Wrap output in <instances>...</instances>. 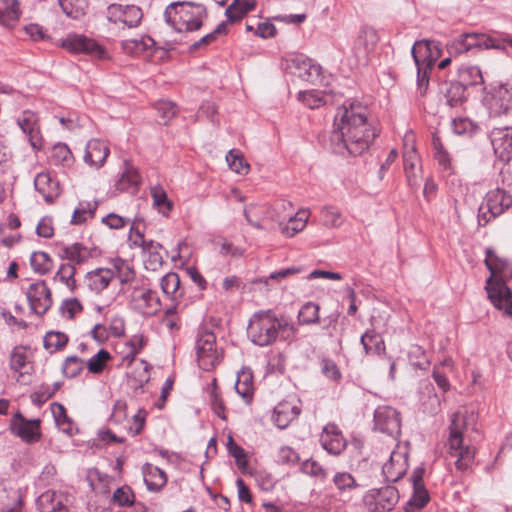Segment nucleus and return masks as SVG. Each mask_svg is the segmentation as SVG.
I'll list each match as a JSON object with an SVG mask.
<instances>
[{
	"mask_svg": "<svg viewBox=\"0 0 512 512\" xmlns=\"http://www.w3.org/2000/svg\"><path fill=\"white\" fill-rule=\"evenodd\" d=\"M377 135L376 128L368 121L365 106L351 102L338 108L330 138L336 153L361 155L369 149Z\"/></svg>",
	"mask_w": 512,
	"mask_h": 512,
	"instance_id": "nucleus-1",
	"label": "nucleus"
},
{
	"mask_svg": "<svg viewBox=\"0 0 512 512\" xmlns=\"http://www.w3.org/2000/svg\"><path fill=\"white\" fill-rule=\"evenodd\" d=\"M485 263L491 272L486 282L488 297L497 309L512 318V291L505 283L512 277V267L491 250H487Z\"/></svg>",
	"mask_w": 512,
	"mask_h": 512,
	"instance_id": "nucleus-2",
	"label": "nucleus"
},
{
	"mask_svg": "<svg viewBox=\"0 0 512 512\" xmlns=\"http://www.w3.org/2000/svg\"><path fill=\"white\" fill-rule=\"evenodd\" d=\"M467 426L468 421L465 413L457 411L451 415L448 426L449 436L446 443L447 453L455 459V467L461 472L466 471L472 465L476 453L475 448L464 440Z\"/></svg>",
	"mask_w": 512,
	"mask_h": 512,
	"instance_id": "nucleus-3",
	"label": "nucleus"
},
{
	"mask_svg": "<svg viewBox=\"0 0 512 512\" xmlns=\"http://www.w3.org/2000/svg\"><path fill=\"white\" fill-rule=\"evenodd\" d=\"M287 329L293 330L286 319L278 317L271 310H260L255 312L247 327V334L251 341L258 346H268L273 344L281 331Z\"/></svg>",
	"mask_w": 512,
	"mask_h": 512,
	"instance_id": "nucleus-4",
	"label": "nucleus"
},
{
	"mask_svg": "<svg viewBox=\"0 0 512 512\" xmlns=\"http://www.w3.org/2000/svg\"><path fill=\"white\" fill-rule=\"evenodd\" d=\"M165 16L176 31L192 32L201 28L207 13L203 5L182 2L169 5Z\"/></svg>",
	"mask_w": 512,
	"mask_h": 512,
	"instance_id": "nucleus-5",
	"label": "nucleus"
},
{
	"mask_svg": "<svg viewBox=\"0 0 512 512\" xmlns=\"http://www.w3.org/2000/svg\"><path fill=\"white\" fill-rule=\"evenodd\" d=\"M411 53L417 67V89L419 94L424 96L429 85V74L439 56V51L433 42L420 40L415 42Z\"/></svg>",
	"mask_w": 512,
	"mask_h": 512,
	"instance_id": "nucleus-6",
	"label": "nucleus"
},
{
	"mask_svg": "<svg viewBox=\"0 0 512 512\" xmlns=\"http://www.w3.org/2000/svg\"><path fill=\"white\" fill-rule=\"evenodd\" d=\"M197 362L201 369L210 371L222 360V351L217 348L216 336L211 331L198 334L195 344Z\"/></svg>",
	"mask_w": 512,
	"mask_h": 512,
	"instance_id": "nucleus-7",
	"label": "nucleus"
},
{
	"mask_svg": "<svg viewBox=\"0 0 512 512\" xmlns=\"http://www.w3.org/2000/svg\"><path fill=\"white\" fill-rule=\"evenodd\" d=\"M59 45L72 54H85L97 60L108 58L105 47L84 34L69 33Z\"/></svg>",
	"mask_w": 512,
	"mask_h": 512,
	"instance_id": "nucleus-8",
	"label": "nucleus"
},
{
	"mask_svg": "<svg viewBox=\"0 0 512 512\" xmlns=\"http://www.w3.org/2000/svg\"><path fill=\"white\" fill-rule=\"evenodd\" d=\"M398 501V490L390 485L370 489L362 497V504L368 512H389Z\"/></svg>",
	"mask_w": 512,
	"mask_h": 512,
	"instance_id": "nucleus-9",
	"label": "nucleus"
},
{
	"mask_svg": "<svg viewBox=\"0 0 512 512\" xmlns=\"http://www.w3.org/2000/svg\"><path fill=\"white\" fill-rule=\"evenodd\" d=\"M485 101L491 117H505L512 122V85L494 86Z\"/></svg>",
	"mask_w": 512,
	"mask_h": 512,
	"instance_id": "nucleus-10",
	"label": "nucleus"
},
{
	"mask_svg": "<svg viewBox=\"0 0 512 512\" xmlns=\"http://www.w3.org/2000/svg\"><path fill=\"white\" fill-rule=\"evenodd\" d=\"M129 305L135 312L151 317L162 308V303L157 291L145 286L133 287L129 295Z\"/></svg>",
	"mask_w": 512,
	"mask_h": 512,
	"instance_id": "nucleus-11",
	"label": "nucleus"
},
{
	"mask_svg": "<svg viewBox=\"0 0 512 512\" xmlns=\"http://www.w3.org/2000/svg\"><path fill=\"white\" fill-rule=\"evenodd\" d=\"M512 206V196L505 190L496 188L487 192L479 208V221L484 223L503 214Z\"/></svg>",
	"mask_w": 512,
	"mask_h": 512,
	"instance_id": "nucleus-12",
	"label": "nucleus"
},
{
	"mask_svg": "<svg viewBox=\"0 0 512 512\" xmlns=\"http://www.w3.org/2000/svg\"><path fill=\"white\" fill-rule=\"evenodd\" d=\"M106 19L119 28H135L140 25L143 12L136 5H122L113 3L106 9Z\"/></svg>",
	"mask_w": 512,
	"mask_h": 512,
	"instance_id": "nucleus-13",
	"label": "nucleus"
},
{
	"mask_svg": "<svg viewBox=\"0 0 512 512\" xmlns=\"http://www.w3.org/2000/svg\"><path fill=\"white\" fill-rule=\"evenodd\" d=\"M285 69L294 76L317 84L322 80V68L304 55H292L285 59Z\"/></svg>",
	"mask_w": 512,
	"mask_h": 512,
	"instance_id": "nucleus-14",
	"label": "nucleus"
},
{
	"mask_svg": "<svg viewBox=\"0 0 512 512\" xmlns=\"http://www.w3.org/2000/svg\"><path fill=\"white\" fill-rule=\"evenodd\" d=\"M17 124L26 135L33 151H41L45 141L41 132L38 114L31 110H25L17 117Z\"/></svg>",
	"mask_w": 512,
	"mask_h": 512,
	"instance_id": "nucleus-15",
	"label": "nucleus"
},
{
	"mask_svg": "<svg viewBox=\"0 0 512 512\" xmlns=\"http://www.w3.org/2000/svg\"><path fill=\"white\" fill-rule=\"evenodd\" d=\"M374 429L397 439L401 434L399 412L391 406H379L374 412Z\"/></svg>",
	"mask_w": 512,
	"mask_h": 512,
	"instance_id": "nucleus-16",
	"label": "nucleus"
},
{
	"mask_svg": "<svg viewBox=\"0 0 512 512\" xmlns=\"http://www.w3.org/2000/svg\"><path fill=\"white\" fill-rule=\"evenodd\" d=\"M32 355L29 349L19 345L13 348L10 353V369L17 374L16 381L21 384H28L33 372Z\"/></svg>",
	"mask_w": 512,
	"mask_h": 512,
	"instance_id": "nucleus-17",
	"label": "nucleus"
},
{
	"mask_svg": "<svg viewBox=\"0 0 512 512\" xmlns=\"http://www.w3.org/2000/svg\"><path fill=\"white\" fill-rule=\"evenodd\" d=\"M26 296L30 309L39 316L46 314L53 303L51 290L44 280L30 284Z\"/></svg>",
	"mask_w": 512,
	"mask_h": 512,
	"instance_id": "nucleus-18",
	"label": "nucleus"
},
{
	"mask_svg": "<svg viewBox=\"0 0 512 512\" xmlns=\"http://www.w3.org/2000/svg\"><path fill=\"white\" fill-rule=\"evenodd\" d=\"M40 423L39 419L27 420L17 412L10 420V431L26 443H36L41 438Z\"/></svg>",
	"mask_w": 512,
	"mask_h": 512,
	"instance_id": "nucleus-19",
	"label": "nucleus"
},
{
	"mask_svg": "<svg viewBox=\"0 0 512 512\" xmlns=\"http://www.w3.org/2000/svg\"><path fill=\"white\" fill-rule=\"evenodd\" d=\"M490 140L495 155L508 162L512 158V122L505 127L494 128L490 133Z\"/></svg>",
	"mask_w": 512,
	"mask_h": 512,
	"instance_id": "nucleus-20",
	"label": "nucleus"
},
{
	"mask_svg": "<svg viewBox=\"0 0 512 512\" xmlns=\"http://www.w3.org/2000/svg\"><path fill=\"white\" fill-rule=\"evenodd\" d=\"M408 455L406 451L394 450L389 460L383 465L382 472L388 482H397L407 472Z\"/></svg>",
	"mask_w": 512,
	"mask_h": 512,
	"instance_id": "nucleus-21",
	"label": "nucleus"
},
{
	"mask_svg": "<svg viewBox=\"0 0 512 512\" xmlns=\"http://www.w3.org/2000/svg\"><path fill=\"white\" fill-rule=\"evenodd\" d=\"M58 256L67 264H74V267L87 263L93 257V250L80 242L61 247Z\"/></svg>",
	"mask_w": 512,
	"mask_h": 512,
	"instance_id": "nucleus-22",
	"label": "nucleus"
},
{
	"mask_svg": "<svg viewBox=\"0 0 512 512\" xmlns=\"http://www.w3.org/2000/svg\"><path fill=\"white\" fill-rule=\"evenodd\" d=\"M320 442L322 447L333 455H339L346 447V440L337 425L327 424L321 433Z\"/></svg>",
	"mask_w": 512,
	"mask_h": 512,
	"instance_id": "nucleus-23",
	"label": "nucleus"
},
{
	"mask_svg": "<svg viewBox=\"0 0 512 512\" xmlns=\"http://www.w3.org/2000/svg\"><path fill=\"white\" fill-rule=\"evenodd\" d=\"M267 204H250L244 209V216L247 222L259 230L273 231L274 225L269 219Z\"/></svg>",
	"mask_w": 512,
	"mask_h": 512,
	"instance_id": "nucleus-24",
	"label": "nucleus"
},
{
	"mask_svg": "<svg viewBox=\"0 0 512 512\" xmlns=\"http://www.w3.org/2000/svg\"><path fill=\"white\" fill-rule=\"evenodd\" d=\"M301 413L299 402L296 400H283L274 408L273 421L277 427L284 429Z\"/></svg>",
	"mask_w": 512,
	"mask_h": 512,
	"instance_id": "nucleus-25",
	"label": "nucleus"
},
{
	"mask_svg": "<svg viewBox=\"0 0 512 512\" xmlns=\"http://www.w3.org/2000/svg\"><path fill=\"white\" fill-rule=\"evenodd\" d=\"M110 153L108 144L100 139H91L85 149L84 161L91 167L100 168Z\"/></svg>",
	"mask_w": 512,
	"mask_h": 512,
	"instance_id": "nucleus-26",
	"label": "nucleus"
},
{
	"mask_svg": "<svg viewBox=\"0 0 512 512\" xmlns=\"http://www.w3.org/2000/svg\"><path fill=\"white\" fill-rule=\"evenodd\" d=\"M34 185L47 203H53L61 194L59 182L49 172L37 174Z\"/></svg>",
	"mask_w": 512,
	"mask_h": 512,
	"instance_id": "nucleus-27",
	"label": "nucleus"
},
{
	"mask_svg": "<svg viewBox=\"0 0 512 512\" xmlns=\"http://www.w3.org/2000/svg\"><path fill=\"white\" fill-rule=\"evenodd\" d=\"M403 166L408 185L411 188H418L422 177V168L417 151L403 153Z\"/></svg>",
	"mask_w": 512,
	"mask_h": 512,
	"instance_id": "nucleus-28",
	"label": "nucleus"
},
{
	"mask_svg": "<svg viewBox=\"0 0 512 512\" xmlns=\"http://www.w3.org/2000/svg\"><path fill=\"white\" fill-rule=\"evenodd\" d=\"M141 184V176L138 170L129 162H124V170L115 183V189L119 192H136Z\"/></svg>",
	"mask_w": 512,
	"mask_h": 512,
	"instance_id": "nucleus-29",
	"label": "nucleus"
},
{
	"mask_svg": "<svg viewBox=\"0 0 512 512\" xmlns=\"http://www.w3.org/2000/svg\"><path fill=\"white\" fill-rule=\"evenodd\" d=\"M332 481L343 502H350L353 499L352 492L360 487L356 478L349 472H337Z\"/></svg>",
	"mask_w": 512,
	"mask_h": 512,
	"instance_id": "nucleus-30",
	"label": "nucleus"
},
{
	"mask_svg": "<svg viewBox=\"0 0 512 512\" xmlns=\"http://www.w3.org/2000/svg\"><path fill=\"white\" fill-rule=\"evenodd\" d=\"M155 41L147 35L135 39H126L121 42V49L123 53L139 57L151 53L154 49Z\"/></svg>",
	"mask_w": 512,
	"mask_h": 512,
	"instance_id": "nucleus-31",
	"label": "nucleus"
},
{
	"mask_svg": "<svg viewBox=\"0 0 512 512\" xmlns=\"http://www.w3.org/2000/svg\"><path fill=\"white\" fill-rule=\"evenodd\" d=\"M423 470L415 471L413 475V495L407 503L406 512L413 509L423 508L430 500L428 491L425 489L422 479Z\"/></svg>",
	"mask_w": 512,
	"mask_h": 512,
	"instance_id": "nucleus-32",
	"label": "nucleus"
},
{
	"mask_svg": "<svg viewBox=\"0 0 512 512\" xmlns=\"http://www.w3.org/2000/svg\"><path fill=\"white\" fill-rule=\"evenodd\" d=\"M115 277L116 272L111 268H97L87 273L86 281L92 291L100 293L109 286Z\"/></svg>",
	"mask_w": 512,
	"mask_h": 512,
	"instance_id": "nucleus-33",
	"label": "nucleus"
},
{
	"mask_svg": "<svg viewBox=\"0 0 512 512\" xmlns=\"http://www.w3.org/2000/svg\"><path fill=\"white\" fill-rule=\"evenodd\" d=\"M147 342V337L142 333L131 336V338L124 344V349L120 352L122 356L121 364L130 366L134 362L136 356L146 346Z\"/></svg>",
	"mask_w": 512,
	"mask_h": 512,
	"instance_id": "nucleus-34",
	"label": "nucleus"
},
{
	"mask_svg": "<svg viewBox=\"0 0 512 512\" xmlns=\"http://www.w3.org/2000/svg\"><path fill=\"white\" fill-rule=\"evenodd\" d=\"M163 247L160 243L149 240L148 246L143 250L144 267L148 271H158L164 264Z\"/></svg>",
	"mask_w": 512,
	"mask_h": 512,
	"instance_id": "nucleus-35",
	"label": "nucleus"
},
{
	"mask_svg": "<svg viewBox=\"0 0 512 512\" xmlns=\"http://www.w3.org/2000/svg\"><path fill=\"white\" fill-rule=\"evenodd\" d=\"M21 16L18 0H0V25L14 27Z\"/></svg>",
	"mask_w": 512,
	"mask_h": 512,
	"instance_id": "nucleus-36",
	"label": "nucleus"
},
{
	"mask_svg": "<svg viewBox=\"0 0 512 512\" xmlns=\"http://www.w3.org/2000/svg\"><path fill=\"white\" fill-rule=\"evenodd\" d=\"M235 389L246 404H250L252 402L255 388L253 383V374L249 369H242L238 372Z\"/></svg>",
	"mask_w": 512,
	"mask_h": 512,
	"instance_id": "nucleus-37",
	"label": "nucleus"
},
{
	"mask_svg": "<svg viewBox=\"0 0 512 512\" xmlns=\"http://www.w3.org/2000/svg\"><path fill=\"white\" fill-rule=\"evenodd\" d=\"M63 495L52 490L43 492L37 499L40 512H63Z\"/></svg>",
	"mask_w": 512,
	"mask_h": 512,
	"instance_id": "nucleus-38",
	"label": "nucleus"
},
{
	"mask_svg": "<svg viewBox=\"0 0 512 512\" xmlns=\"http://www.w3.org/2000/svg\"><path fill=\"white\" fill-rule=\"evenodd\" d=\"M144 481L150 491L158 492L167 483L166 473L152 464H146L143 470Z\"/></svg>",
	"mask_w": 512,
	"mask_h": 512,
	"instance_id": "nucleus-39",
	"label": "nucleus"
},
{
	"mask_svg": "<svg viewBox=\"0 0 512 512\" xmlns=\"http://www.w3.org/2000/svg\"><path fill=\"white\" fill-rule=\"evenodd\" d=\"M180 278L177 273L170 272L164 275L161 279L160 286L164 295L172 301L181 299L184 291L180 286Z\"/></svg>",
	"mask_w": 512,
	"mask_h": 512,
	"instance_id": "nucleus-40",
	"label": "nucleus"
},
{
	"mask_svg": "<svg viewBox=\"0 0 512 512\" xmlns=\"http://www.w3.org/2000/svg\"><path fill=\"white\" fill-rule=\"evenodd\" d=\"M77 269L74 264L62 263L54 275V281L65 286L71 293L75 292L78 288L76 280Z\"/></svg>",
	"mask_w": 512,
	"mask_h": 512,
	"instance_id": "nucleus-41",
	"label": "nucleus"
},
{
	"mask_svg": "<svg viewBox=\"0 0 512 512\" xmlns=\"http://www.w3.org/2000/svg\"><path fill=\"white\" fill-rule=\"evenodd\" d=\"M310 213L308 210H300L295 216L287 217L288 222L283 224L281 233L286 237H293L297 233L301 232L307 225Z\"/></svg>",
	"mask_w": 512,
	"mask_h": 512,
	"instance_id": "nucleus-42",
	"label": "nucleus"
},
{
	"mask_svg": "<svg viewBox=\"0 0 512 512\" xmlns=\"http://www.w3.org/2000/svg\"><path fill=\"white\" fill-rule=\"evenodd\" d=\"M361 344L367 355H381L385 353V343L382 336L375 330H368L361 336Z\"/></svg>",
	"mask_w": 512,
	"mask_h": 512,
	"instance_id": "nucleus-43",
	"label": "nucleus"
},
{
	"mask_svg": "<svg viewBox=\"0 0 512 512\" xmlns=\"http://www.w3.org/2000/svg\"><path fill=\"white\" fill-rule=\"evenodd\" d=\"M269 210V219L272 225H274V230L276 229V225L281 229L284 222L291 214V204L284 200L276 201L273 205H268Z\"/></svg>",
	"mask_w": 512,
	"mask_h": 512,
	"instance_id": "nucleus-44",
	"label": "nucleus"
},
{
	"mask_svg": "<svg viewBox=\"0 0 512 512\" xmlns=\"http://www.w3.org/2000/svg\"><path fill=\"white\" fill-rule=\"evenodd\" d=\"M464 87L482 85L484 78L478 66H462L458 70V80Z\"/></svg>",
	"mask_w": 512,
	"mask_h": 512,
	"instance_id": "nucleus-45",
	"label": "nucleus"
},
{
	"mask_svg": "<svg viewBox=\"0 0 512 512\" xmlns=\"http://www.w3.org/2000/svg\"><path fill=\"white\" fill-rule=\"evenodd\" d=\"M30 266L35 273L46 275L52 270L54 262L48 253L36 251L30 256Z\"/></svg>",
	"mask_w": 512,
	"mask_h": 512,
	"instance_id": "nucleus-46",
	"label": "nucleus"
},
{
	"mask_svg": "<svg viewBox=\"0 0 512 512\" xmlns=\"http://www.w3.org/2000/svg\"><path fill=\"white\" fill-rule=\"evenodd\" d=\"M254 7V2L248 0H234L226 9V16L230 22L234 23L241 20L248 12L252 11Z\"/></svg>",
	"mask_w": 512,
	"mask_h": 512,
	"instance_id": "nucleus-47",
	"label": "nucleus"
},
{
	"mask_svg": "<svg viewBox=\"0 0 512 512\" xmlns=\"http://www.w3.org/2000/svg\"><path fill=\"white\" fill-rule=\"evenodd\" d=\"M432 146L434 149V158L437 161L438 165L443 170H451L452 162L450 154L444 148L442 140L437 133L432 134Z\"/></svg>",
	"mask_w": 512,
	"mask_h": 512,
	"instance_id": "nucleus-48",
	"label": "nucleus"
},
{
	"mask_svg": "<svg viewBox=\"0 0 512 512\" xmlns=\"http://www.w3.org/2000/svg\"><path fill=\"white\" fill-rule=\"evenodd\" d=\"M68 336L60 331H49L44 337V348L49 353L63 350L68 344Z\"/></svg>",
	"mask_w": 512,
	"mask_h": 512,
	"instance_id": "nucleus-49",
	"label": "nucleus"
},
{
	"mask_svg": "<svg viewBox=\"0 0 512 512\" xmlns=\"http://www.w3.org/2000/svg\"><path fill=\"white\" fill-rule=\"evenodd\" d=\"M463 41H466L470 50L473 48H500V45L496 44L494 39L481 33H464Z\"/></svg>",
	"mask_w": 512,
	"mask_h": 512,
	"instance_id": "nucleus-50",
	"label": "nucleus"
},
{
	"mask_svg": "<svg viewBox=\"0 0 512 512\" xmlns=\"http://www.w3.org/2000/svg\"><path fill=\"white\" fill-rule=\"evenodd\" d=\"M97 206V202H80L78 207L74 210L71 219V224L81 225L85 223L88 219L93 218Z\"/></svg>",
	"mask_w": 512,
	"mask_h": 512,
	"instance_id": "nucleus-51",
	"label": "nucleus"
},
{
	"mask_svg": "<svg viewBox=\"0 0 512 512\" xmlns=\"http://www.w3.org/2000/svg\"><path fill=\"white\" fill-rule=\"evenodd\" d=\"M111 360V354L105 349H100L87 361V369L92 374H100L106 369Z\"/></svg>",
	"mask_w": 512,
	"mask_h": 512,
	"instance_id": "nucleus-52",
	"label": "nucleus"
},
{
	"mask_svg": "<svg viewBox=\"0 0 512 512\" xmlns=\"http://www.w3.org/2000/svg\"><path fill=\"white\" fill-rule=\"evenodd\" d=\"M446 102L450 107H456L466 99V87L458 81L451 82L445 90Z\"/></svg>",
	"mask_w": 512,
	"mask_h": 512,
	"instance_id": "nucleus-53",
	"label": "nucleus"
},
{
	"mask_svg": "<svg viewBox=\"0 0 512 512\" xmlns=\"http://www.w3.org/2000/svg\"><path fill=\"white\" fill-rule=\"evenodd\" d=\"M73 154L64 143H57L53 146L50 160L55 165L70 166L73 162Z\"/></svg>",
	"mask_w": 512,
	"mask_h": 512,
	"instance_id": "nucleus-54",
	"label": "nucleus"
},
{
	"mask_svg": "<svg viewBox=\"0 0 512 512\" xmlns=\"http://www.w3.org/2000/svg\"><path fill=\"white\" fill-rule=\"evenodd\" d=\"M300 272H302L301 267L293 266V267H289V268L281 269L279 271L272 272L267 277L258 278L257 280L254 281V283H259V284H263L266 287H270L271 286L270 282L280 283L284 279L294 276Z\"/></svg>",
	"mask_w": 512,
	"mask_h": 512,
	"instance_id": "nucleus-55",
	"label": "nucleus"
},
{
	"mask_svg": "<svg viewBox=\"0 0 512 512\" xmlns=\"http://www.w3.org/2000/svg\"><path fill=\"white\" fill-rule=\"evenodd\" d=\"M226 161L230 169L237 174L246 175L250 170L249 163L244 159L242 153L232 149L226 155Z\"/></svg>",
	"mask_w": 512,
	"mask_h": 512,
	"instance_id": "nucleus-56",
	"label": "nucleus"
},
{
	"mask_svg": "<svg viewBox=\"0 0 512 512\" xmlns=\"http://www.w3.org/2000/svg\"><path fill=\"white\" fill-rule=\"evenodd\" d=\"M378 41L379 37L377 31L372 27L364 26L359 32L356 43L358 46L363 47L366 52H370Z\"/></svg>",
	"mask_w": 512,
	"mask_h": 512,
	"instance_id": "nucleus-57",
	"label": "nucleus"
},
{
	"mask_svg": "<svg viewBox=\"0 0 512 512\" xmlns=\"http://www.w3.org/2000/svg\"><path fill=\"white\" fill-rule=\"evenodd\" d=\"M321 220L323 225L328 228H338L343 224L344 217L338 208L325 206L321 210Z\"/></svg>",
	"mask_w": 512,
	"mask_h": 512,
	"instance_id": "nucleus-58",
	"label": "nucleus"
},
{
	"mask_svg": "<svg viewBox=\"0 0 512 512\" xmlns=\"http://www.w3.org/2000/svg\"><path fill=\"white\" fill-rule=\"evenodd\" d=\"M319 310L320 307L318 304H315L313 302H307L301 307L298 313L299 323L305 325L318 323Z\"/></svg>",
	"mask_w": 512,
	"mask_h": 512,
	"instance_id": "nucleus-59",
	"label": "nucleus"
},
{
	"mask_svg": "<svg viewBox=\"0 0 512 512\" xmlns=\"http://www.w3.org/2000/svg\"><path fill=\"white\" fill-rule=\"evenodd\" d=\"M151 196L158 211L167 216L172 209V202L168 199L165 190L160 186L151 188Z\"/></svg>",
	"mask_w": 512,
	"mask_h": 512,
	"instance_id": "nucleus-60",
	"label": "nucleus"
},
{
	"mask_svg": "<svg viewBox=\"0 0 512 512\" xmlns=\"http://www.w3.org/2000/svg\"><path fill=\"white\" fill-rule=\"evenodd\" d=\"M63 12L73 18L78 19L85 14V0H59Z\"/></svg>",
	"mask_w": 512,
	"mask_h": 512,
	"instance_id": "nucleus-61",
	"label": "nucleus"
},
{
	"mask_svg": "<svg viewBox=\"0 0 512 512\" xmlns=\"http://www.w3.org/2000/svg\"><path fill=\"white\" fill-rule=\"evenodd\" d=\"M298 100L310 109H316L325 104L323 95L318 90L299 92Z\"/></svg>",
	"mask_w": 512,
	"mask_h": 512,
	"instance_id": "nucleus-62",
	"label": "nucleus"
},
{
	"mask_svg": "<svg viewBox=\"0 0 512 512\" xmlns=\"http://www.w3.org/2000/svg\"><path fill=\"white\" fill-rule=\"evenodd\" d=\"M84 369V361L77 356L67 357L62 365V372L68 378L77 377Z\"/></svg>",
	"mask_w": 512,
	"mask_h": 512,
	"instance_id": "nucleus-63",
	"label": "nucleus"
},
{
	"mask_svg": "<svg viewBox=\"0 0 512 512\" xmlns=\"http://www.w3.org/2000/svg\"><path fill=\"white\" fill-rule=\"evenodd\" d=\"M83 311V305L77 298H68L63 300L60 306V313L67 319H74Z\"/></svg>",
	"mask_w": 512,
	"mask_h": 512,
	"instance_id": "nucleus-64",
	"label": "nucleus"
}]
</instances>
